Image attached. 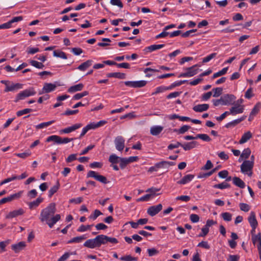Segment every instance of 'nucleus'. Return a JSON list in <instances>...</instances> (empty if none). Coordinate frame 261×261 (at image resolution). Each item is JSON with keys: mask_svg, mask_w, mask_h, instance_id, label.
<instances>
[{"mask_svg": "<svg viewBox=\"0 0 261 261\" xmlns=\"http://www.w3.org/2000/svg\"><path fill=\"white\" fill-rule=\"evenodd\" d=\"M56 212V205L54 202L49 203L45 208L41 211L39 219L41 222H45L49 228L54 225L61 219L60 214H55Z\"/></svg>", "mask_w": 261, "mask_h": 261, "instance_id": "obj_1", "label": "nucleus"}, {"mask_svg": "<svg viewBox=\"0 0 261 261\" xmlns=\"http://www.w3.org/2000/svg\"><path fill=\"white\" fill-rule=\"evenodd\" d=\"M74 139V138H62L57 135H51L46 138V142H54V144H67L73 141Z\"/></svg>", "mask_w": 261, "mask_h": 261, "instance_id": "obj_2", "label": "nucleus"}, {"mask_svg": "<svg viewBox=\"0 0 261 261\" xmlns=\"http://www.w3.org/2000/svg\"><path fill=\"white\" fill-rule=\"evenodd\" d=\"M36 92L33 87L29 88L19 93L16 97L14 101L18 102L20 100L24 99L25 98L35 95Z\"/></svg>", "mask_w": 261, "mask_h": 261, "instance_id": "obj_3", "label": "nucleus"}, {"mask_svg": "<svg viewBox=\"0 0 261 261\" xmlns=\"http://www.w3.org/2000/svg\"><path fill=\"white\" fill-rule=\"evenodd\" d=\"M253 166L252 161L245 160L241 165V171L244 174H248L249 176H251Z\"/></svg>", "mask_w": 261, "mask_h": 261, "instance_id": "obj_4", "label": "nucleus"}, {"mask_svg": "<svg viewBox=\"0 0 261 261\" xmlns=\"http://www.w3.org/2000/svg\"><path fill=\"white\" fill-rule=\"evenodd\" d=\"M198 66H200V65H199L198 64H196L192 66V67L187 68L186 69L187 71L186 72L180 73L178 77H191L195 75L198 73V69L197 67Z\"/></svg>", "mask_w": 261, "mask_h": 261, "instance_id": "obj_5", "label": "nucleus"}, {"mask_svg": "<svg viewBox=\"0 0 261 261\" xmlns=\"http://www.w3.org/2000/svg\"><path fill=\"white\" fill-rule=\"evenodd\" d=\"M87 177H93L97 181L104 184H106L109 182L105 176L99 175L97 172L92 170H90L88 172Z\"/></svg>", "mask_w": 261, "mask_h": 261, "instance_id": "obj_6", "label": "nucleus"}, {"mask_svg": "<svg viewBox=\"0 0 261 261\" xmlns=\"http://www.w3.org/2000/svg\"><path fill=\"white\" fill-rule=\"evenodd\" d=\"M236 97L232 94H224L221 97L222 105L229 106L234 104Z\"/></svg>", "mask_w": 261, "mask_h": 261, "instance_id": "obj_7", "label": "nucleus"}, {"mask_svg": "<svg viewBox=\"0 0 261 261\" xmlns=\"http://www.w3.org/2000/svg\"><path fill=\"white\" fill-rule=\"evenodd\" d=\"M114 144L116 149L121 151L123 150L125 145V139L121 136H118L115 138Z\"/></svg>", "mask_w": 261, "mask_h": 261, "instance_id": "obj_8", "label": "nucleus"}, {"mask_svg": "<svg viewBox=\"0 0 261 261\" xmlns=\"http://www.w3.org/2000/svg\"><path fill=\"white\" fill-rule=\"evenodd\" d=\"M162 204H159L156 205L151 206L147 209V214L151 217H153L158 214L162 209Z\"/></svg>", "mask_w": 261, "mask_h": 261, "instance_id": "obj_9", "label": "nucleus"}, {"mask_svg": "<svg viewBox=\"0 0 261 261\" xmlns=\"http://www.w3.org/2000/svg\"><path fill=\"white\" fill-rule=\"evenodd\" d=\"M57 86L55 84L52 83H44L41 91L39 92V94L41 95L43 93H47L54 91Z\"/></svg>", "mask_w": 261, "mask_h": 261, "instance_id": "obj_10", "label": "nucleus"}, {"mask_svg": "<svg viewBox=\"0 0 261 261\" xmlns=\"http://www.w3.org/2000/svg\"><path fill=\"white\" fill-rule=\"evenodd\" d=\"M82 123H76L73 124V125L65 128L64 129H62L59 131V134L60 135L63 134H69L70 133L76 129H77L81 127L82 126Z\"/></svg>", "mask_w": 261, "mask_h": 261, "instance_id": "obj_11", "label": "nucleus"}, {"mask_svg": "<svg viewBox=\"0 0 261 261\" xmlns=\"http://www.w3.org/2000/svg\"><path fill=\"white\" fill-rule=\"evenodd\" d=\"M24 213V211L20 208L18 210H15L13 211L10 212L6 216V218L8 219H12L19 216H21Z\"/></svg>", "mask_w": 261, "mask_h": 261, "instance_id": "obj_12", "label": "nucleus"}, {"mask_svg": "<svg viewBox=\"0 0 261 261\" xmlns=\"http://www.w3.org/2000/svg\"><path fill=\"white\" fill-rule=\"evenodd\" d=\"M244 106L243 105H236L230 108L229 112L230 114L236 115L238 114H241L244 112Z\"/></svg>", "mask_w": 261, "mask_h": 261, "instance_id": "obj_13", "label": "nucleus"}, {"mask_svg": "<svg viewBox=\"0 0 261 261\" xmlns=\"http://www.w3.org/2000/svg\"><path fill=\"white\" fill-rule=\"evenodd\" d=\"M25 246V242H20L17 244L12 245L11 248L15 253H18L20 251L22 250Z\"/></svg>", "mask_w": 261, "mask_h": 261, "instance_id": "obj_14", "label": "nucleus"}, {"mask_svg": "<svg viewBox=\"0 0 261 261\" xmlns=\"http://www.w3.org/2000/svg\"><path fill=\"white\" fill-rule=\"evenodd\" d=\"M164 46H165V44H153V45H150L149 46L145 47L143 49V51L145 53H150L153 51L162 48Z\"/></svg>", "mask_w": 261, "mask_h": 261, "instance_id": "obj_15", "label": "nucleus"}, {"mask_svg": "<svg viewBox=\"0 0 261 261\" xmlns=\"http://www.w3.org/2000/svg\"><path fill=\"white\" fill-rule=\"evenodd\" d=\"M95 238L98 248L100 247L102 245H105L107 244V236L106 235H98Z\"/></svg>", "mask_w": 261, "mask_h": 261, "instance_id": "obj_16", "label": "nucleus"}, {"mask_svg": "<svg viewBox=\"0 0 261 261\" xmlns=\"http://www.w3.org/2000/svg\"><path fill=\"white\" fill-rule=\"evenodd\" d=\"M195 176L193 174H187L184 176L180 180L177 181V184L180 185H185L192 181Z\"/></svg>", "mask_w": 261, "mask_h": 261, "instance_id": "obj_17", "label": "nucleus"}, {"mask_svg": "<svg viewBox=\"0 0 261 261\" xmlns=\"http://www.w3.org/2000/svg\"><path fill=\"white\" fill-rule=\"evenodd\" d=\"M107 123V121L105 120H100L98 122H92L88 125L87 126H88L89 130L90 129H94L98 127H99L100 126H103Z\"/></svg>", "mask_w": 261, "mask_h": 261, "instance_id": "obj_18", "label": "nucleus"}, {"mask_svg": "<svg viewBox=\"0 0 261 261\" xmlns=\"http://www.w3.org/2000/svg\"><path fill=\"white\" fill-rule=\"evenodd\" d=\"M84 246L88 248L93 249L98 248L95 238L87 240L84 243Z\"/></svg>", "mask_w": 261, "mask_h": 261, "instance_id": "obj_19", "label": "nucleus"}, {"mask_svg": "<svg viewBox=\"0 0 261 261\" xmlns=\"http://www.w3.org/2000/svg\"><path fill=\"white\" fill-rule=\"evenodd\" d=\"M43 198L42 197H38L35 200L28 203V206L30 209L32 210L38 207L39 204L43 201Z\"/></svg>", "mask_w": 261, "mask_h": 261, "instance_id": "obj_20", "label": "nucleus"}, {"mask_svg": "<svg viewBox=\"0 0 261 261\" xmlns=\"http://www.w3.org/2000/svg\"><path fill=\"white\" fill-rule=\"evenodd\" d=\"M197 145H198L197 142L192 141L182 144L181 147L185 150L187 151L196 147Z\"/></svg>", "mask_w": 261, "mask_h": 261, "instance_id": "obj_21", "label": "nucleus"}, {"mask_svg": "<svg viewBox=\"0 0 261 261\" xmlns=\"http://www.w3.org/2000/svg\"><path fill=\"white\" fill-rule=\"evenodd\" d=\"M164 127L160 125L153 126L150 128V134L153 136H157L163 130Z\"/></svg>", "mask_w": 261, "mask_h": 261, "instance_id": "obj_22", "label": "nucleus"}, {"mask_svg": "<svg viewBox=\"0 0 261 261\" xmlns=\"http://www.w3.org/2000/svg\"><path fill=\"white\" fill-rule=\"evenodd\" d=\"M209 108L208 104H200L194 106L193 109L196 112H201L203 111H206Z\"/></svg>", "mask_w": 261, "mask_h": 261, "instance_id": "obj_23", "label": "nucleus"}, {"mask_svg": "<svg viewBox=\"0 0 261 261\" xmlns=\"http://www.w3.org/2000/svg\"><path fill=\"white\" fill-rule=\"evenodd\" d=\"M248 222L251 226H257L258 223L255 217V214L254 212H251L248 218Z\"/></svg>", "mask_w": 261, "mask_h": 261, "instance_id": "obj_24", "label": "nucleus"}, {"mask_svg": "<svg viewBox=\"0 0 261 261\" xmlns=\"http://www.w3.org/2000/svg\"><path fill=\"white\" fill-rule=\"evenodd\" d=\"M92 63V60H88L79 65L77 68L81 71H84L90 67Z\"/></svg>", "mask_w": 261, "mask_h": 261, "instance_id": "obj_25", "label": "nucleus"}, {"mask_svg": "<svg viewBox=\"0 0 261 261\" xmlns=\"http://www.w3.org/2000/svg\"><path fill=\"white\" fill-rule=\"evenodd\" d=\"M87 238L86 235L74 237L67 242L68 244L80 243Z\"/></svg>", "mask_w": 261, "mask_h": 261, "instance_id": "obj_26", "label": "nucleus"}, {"mask_svg": "<svg viewBox=\"0 0 261 261\" xmlns=\"http://www.w3.org/2000/svg\"><path fill=\"white\" fill-rule=\"evenodd\" d=\"M84 85L82 83L71 86L68 89V92L69 93H74L77 91H80L84 88Z\"/></svg>", "mask_w": 261, "mask_h": 261, "instance_id": "obj_27", "label": "nucleus"}, {"mask_svg": "<svg viewBox=\"0 0 261 261\" xmlns=\"http://www.w3.org/2000/svg\"><path fill=\"white\" fill-rule=\"evenodd\" d=\"M232 182L235 186L240 188L243 189L245 187V182L239 177H234L232 178Z\"/></svg>", "mask_w": 261, "mask_h": 261, "instance_id": "obj_28", "label": "nucleus"}, {"mask_svg": "<svg viewBox=\"0 0 261 261\" xmlns=\"http://www.w3.org/2000/svg\"><path fill=\"white\" fill-rule=\"evenodd\" d=\"M156 167L160 168H168L170 166H173L175 165V163L173 162H168V161H161L160 162L156 163Z\"/></svg>", "mask_w": 261, "mask_h": 261, "instance_id": "obj_29", "label": "nucleus"}, {"mask_svg": "<svg viewBox=\"0 0 261 261\" xmlns=\"http://www.w3.org/2000/svg\"><path fill=\"white\" fill-rule=\"evenodd\" d=\"M252 137V134L250 131H248L244 133L242 136L239 143L242 144L247 142Z\"/></svg>", "mask_w": 261, "mask_h": 261, "instance_id": "obj_30", "label": "nucleus"}, {"mask_svg": "<svg viewBox=\"0 0 261 261\" xmlns=\"http://www.w3.org/2000/svg\"><path fill=\"white\" fill-rule=\"evenodd\" d=\"M245 118H246V116H243V117H241L240 118L234 120L231 122H228V123H227L225 125V126L227 128H229L231 126H234L240 123L241 122L244 120L245 119Z\"/></svg>", "mask_w": 261, "mask_h": 261, "instance_id": "obj_31", "label": "nucleus"}, {"mask_svg": "<svg viewBox=\"0 0 261 261\" xmlns=\"http://www.w3.org/2000/svg\"><path fill=\"white\" fill-rule=\"evenodd\" d=\"M21 87V85L20 84H12L11 85L6 84V86L4 91L5 92L13 91L15 89H20Z\"/></svg>", "mask_w": 261, "mask_h": 261, "instance_id": "obj_32", "label": "nucleus"}, {"mask_svg": "<svg viewBox=\"0 0 261 261\" xmlns=\"http://www.w3.org/2000/svg\"><path fill=\"white\" fill-rule=\"evenodd\" d=\"M108 77H115L119 79H124L125 77V74L120 72H111L107 74Z\"/></svg>", "mask_w": 261, "mask_h": 261, "instance_id": "obj_33", "label": "nucleus"}, {"mask_svg": "<svg viewBox=\"0 0 261 261\" xmlns=\"http://www.w3.org/2000/svg\"><path fill=\"white\" fill-rule=\"evenodd\" d=\"M171 89V87H166V86H159L155 88V91L152 93V95H156L160 93H162L165 92L166 90H169Z\"/></svg>", "mask_w": 261, "mask_h": 261, "instance_id": "obj_34", "label": "nucleus"}, {"mask_svg": "<svg viewBox=\"0 0 261 261\" xmlns=\"http://www.w3.org/2000/svg\"><path fill=\"white\" fill-rule=\"evenodd\" d=\"M59 187L60 184L59 181H57L56 185L51 187L48 191V197L49 198H51L53 196V195L58 191V190L59 189Z\"/></svg>", "mask_w": 261, "mask_h": 261, "instance_id": "obj_35", "label": "nucleus"}, {"mask_svg": "<svg viewBox=\"0 0 261 261\" xmlns=\"http://www.w3.org/2000/svg\"><path fill=\"white\" fill-rule=\"evenodd\" d=\"M250 154H251V150L250 148H247L244 149V150L243 151L242 154L240 155V158L239 159V161L240 162L241 161V159H248L249 157Z\"/></svg>", "mask_w": 261, "mask_h": 261, "instance_id": "obj_36", "label": "nucleus"}, {"mask_svg": "<svg viewBox=\"0 0 261 261\" xmlns=\"http://www.w3.org/2000/svg\"><path fill=\"white\" fill-rule=\"evenodd\" d=\"M53 55L55 57L60 58L63 59H67V57L66 54L60 50H54L53 52Z\"/></svg>", "mask_w": 261, "mask_h": 261, "instance_id": "obj_37", "label": "nucleus"}, {"mask_svg": "<svg viewBox=\"0 0 261 261\" xmlns=\"http://www.w3.org/2000/svg\"><path fill=\"white\" fill-rule=\"evenodd\" d=\"M228 69V67L223 68L222 70L219 71L213 74L212 78L215 79L219 76H220L225 74L227 72Z\"/></svg>", "mask_w": 261, "mask_h": 261, "instance_id": "obj_38", "label": "nucleus"}, {"mask_svg": "<svg viewBox=\"0 0 261 261\" xmlns=\"http://www.w3.org/2000/svg\"><path fill=\"white\" fill-rule=\"evenodd\" d=\"M55 122V120H51L48 122H45L41 123H40L37 125H36V129H41L44 127H46L49 125L52 124Z\"/></svg>", "mask_w": 261, "mask_h": 261, "instance_id": "obj_39", "label": "nucleus"}, {"mask_svg": "<svg viewBox=\"0 0 261 261\" xmlns=\"http://www.w3.org/2000/svg\"><path fill=\"white\" fill-rule=\"evenodd\" d=\"M191 127L187 125H185L181 126L179 129H174V132L178 133L179 134H183L185 132H187Z\"/></svg>", "mask_w": 261, "mask_h": 261, "instance_id": "obj_40", "label": "nucleus"}, {"mask_svg": "<svg viewBox=\"0 0 261 261\" xmlns=\"http://www.w3.org/2000/svg\"><path fill=\"white\" fill-rule=\"evenodd\" d=\"M30 63L32 66L38 69H43L44 67V65L42 63L35 60H31Z\"/></svg>", "mask_w": 261, "mask_h": 261, "instance_id": "obj_41", "label": "nucleus"}, {"mask_svg": "<svg viewBox=\"0 0 261 261\" xmlns=\"http://www.w3.org/2000/svg\"><path fill=\"white\" fill-rule=\"evenodd\" d=\"M230 187V185L227 183L226 182H223L221 184H216L214 186V188L220 189H224Z\"/></svg>", "mask_w": 261, "mask_h": 261, "instance_id": "obj_42", "label": "nucleus"}, {"mask_svg": "<svg viewBox=\"0 0 261 261\" xmlns=\"http://www.w3.org/2000/svg\"><path fill=\"white\" fill-rule=\"evenodd\" d=\"M93 225H81L77 229L78 232H85L87 230H90Z\"/></svg>", "mask_w": 261, "mask_h": 261, "instance_id": "obj_43", "label": "nucleus"}, {"mask_svg": "<svg viewBox=\"0 0 261 261\" xmlns=\"http://www.w3.org/2000/svg\"><path fill=\"white\" fill-rule=\"evenodd\" d=\"M261 105L260 103H257L255 105V106L254 107V108L252 109L250 114L251 116H255L256 115L258 112L259 111V110L260 109Z\"/></svg>", "mask_w": 261, "mask_h": 261, "instance_id": "obj_44", "label": "nucleus"}, {"mask_svg": "<svg viewBox=\"0 0 261 261\" xmlns=\"http://www.w3.org/2000/svg\"><path fill=\"white\" fill-rule=\"evenodd\" d=\"M120 158L117 156L116 154H111L109 159V161L112 164H116L119 162Z\"/></svg>", "mask_w": 261, "mask_h": 261, "instance_id": "obj_45", "label": "nucleus"}, {"mask_svg": "<svg viewBox=\"0 0 261 261\" xmlns=\"http://www.w3.org/2000/svg\"><path fill=\"white\" fill-rule=\"evenodd\" d=\"M213 91L214 92L213 97H218L222 94L223 89L220 87H217L213 89Z\"/></svg>", "mask_w": 261, "mask_h": 261, "instance_id": "obj_46", "label": "nucleus"}, {"mask_svg": "<svg viewBox=\"0 0 261 261\" xmlns=\"http://www.w3.org/2000/svg\"><path fill=\"white\" fill-rule=\"evenodd\" d=\"M32 111H33V110L31 109H29V108L24 109L23 110L17 111L16 112V115L18 117H20V116H22V115H23L24 114H26L29 113L30 112H32Z\"/></svg>", "mask_w": 261, "mask_h": 261, "instance_id": "obj_47", "label": "nucleus"}, {"mask_svg": "<svg viewBox=\"0 0 261 261\" xmlns=\"http://www.w3.org/2000/svg\"><path fill=\"white\" fill-rule=\"evenodd\" d=\"M10 242V240H7L5 241L0 242V253L5 252L6 251L5 248L7 245Z\"/></svg>", "mask_w": 261, "mask_h": 261, "instance_id": "obj_48", "label": "nucleus"}, {"mask_svg": "<svg viewBox=\"0 0 261 261\" xmlns=\"http://www.w3.org/2000/svg\"><path fill=\"white\" fill-rule=\"evenodd\" d=\"M120 259L123 261H137L138 260V258L133 257L130 255H127L121 257Z\"/></svg>", "mask_w": 261, "mask_h": 261, "instance_id": "obj_49", "label": "nucleus"}, {"mask_svg": "<svg viewBox=\"0 0 261 261\" xmlns=\"http://www.w3.org/2000/svg\"><path fill=\"white\" fill-rule=\"evenodd\" d=\"M222 218L224 221H230L232 219V215L228 212H225L221 214Z\"/></svg>", "mask_w": 261, "mask_h": 261, "instance_id": "obj_50", "label": "nucleus"}, {"mask_svg": "<svg viewBox=\"0 0 261 261\" xmlns=\"http://www.w3.org/2000/svg\"><path fill=\"white\" fill-rule=\"evenodd\" d=\"M216 55H217V53H212V54L208 55L206 57L203 58L202 63H207V62L210 61L212 59L214 58L216 56Z\"/></svg>", "mask_w": 261, "mask_h": 261, "instance_id": "obj_51", "label": "nucleus"}, {"mask_svg": "<svg viewBox=\"0 0 261 261\" xmlns=\"http://www.w3.org/2000/svg\"><path fill=\"white\" fill-rule=\"evenodd\" d=\"M119 162L121 169H124L129 164L127 158H120Z\"/></svg>", "mask_w": 261, "mask_h": 261, "instance_id": "obj_52", "label": "nucleus"}, {"mask_svg": "<svg viewBox=\"0 0 261 261\" xmlns=\"http://www.w3.org/2000/svg\"><path fill=\"white\" fill-rule=\"evenodd\" d=\"M101 215H102V213L100 211L95 210L94 213L90 215L89 218L94 220Z\"/></svg>", "mask_w": 261, "mask_h": 261, "instance_id": "obj_53", "label": "nucleus"}, {"mask_svg": "<svg viewBox=\"0 0 261 261\" xmlns=\"http://www.w3.org/2000/svg\"><path fill=\"white\" fill-rule=\"evenodd\" d=\"M31 154V152L29 151L23 153H16L14 154L15 155L23 159L30 156Z\"/></svg>", "mask_w": 261, "mask_h": 261, "instance_id": "obj_54", "label": "nucleus"}, {"mask_svg": "<svg viewBox=\"0 0 261 261\" xmlns=\"http://www.w3.org/2000/svg\"><path fill=\"white\" fill-rule=\"evenodd\" d=\"M240 208L241 211H244L245 212H247L250 210V206L245 203H240Z\"/></svg>", "mask_w": 261, "mask_h": 261, "instance_id": "obj_55", "label": "nucleus"}, {"mask_svg": "<svg viewBox=\"0 0 261 261\" xmlns=\"http://www.w3.org/2000/svg\"><path fill=\"white\" fill-rule=\"evenodd\" d=\"M160 190V189H158L156 188L152 187L151 188H149L146 190V192L149 193V194L151 195V196H154L155 195L156 192H158Z\"/></svg>", "mask_w": 261, "mask_h": 261, "instance_id": "obj_56", "label": "nucleus"}, {"mask_svg": "<svg viewBox=\"0 0 261 261\" xmlns=\"http://www.w3.org/2000/svg\"><path fill=\"white\" fill-rule=\"evenodd\" d=\"M147 252L149 256H152L157 255L159 253V251L156 249L152 248L148 249Z\"/></svg>", "mask_w": 261, "mask_h": 261, "instance_id": "obj_57", "label": "nucleus"}, {"mask_svg": "<svg viewBox=\"0 0 261 261\" xmlns=\"http://www.w3.org/2000/svg\"><path fill=\"white\" fill-rule=\"evenodd\" d=\"M152 197L151 195L149 194H146L140 198L137 199V202L139 201H148Z\"/></svg>", "mask_w": 261, "mask_h": 261, "instance_id": "obj_58", "label": "nucleus"}, {"mask_svg": "<svg viewBox=\"0 0 261 261\" xmlns=\"http://www.w3.org/2000/svg\"><path fill=\"white\" fill-rule=\"evenodd\" d=\"M37 192L35 189L31 190L27 194V196L30 199L34 198L37 196Z\"/></svg>", "mask_w": 261, "mask_h": 261, "instance_id": "obj_59", "label": "nucleus"}, {"mask_svg": "<svg viewBox=\"0 0 261 261\" xmlns=\"http://www.w3.org/2000/svg\"><path fill=\"white\" fill-rule=\"evenodd\" d=\"M147 84L146 81H135V88H141L145 86Z\"/></svg>", "mask_w": 261, "mask_h": 261, "instance_id": "obj_60", "label": "nucleus"}, {"mask_svg": "<svg viewBox=\"0 0 261 261\" xmlns=\"http://www.w3.org/2000/svg\"><path fill=\"white\" fill-rule=\"evenodd\" d=\"M197 247H202L206 249H209L210 248V245L206 241H202L200 242L198 245Z\"/></svg>", "mask_w": 261, "mask_h": 261, "instance_id": "obj_61", "label": "nucleus"}, {"mask_svg": "<svg viewBox=\"0 0 261 261\" xmlns=\"http://www.w3.org/2000/svg\"><path fill=\"white\" fill-rule=\"evenodd\" d=\"M39 51V48L37 47H28L27 50V52L28 54L33 55Z\"/></svg>", "mask_w": 261, "mask_h": 261, "instance_id": "obj_62", "label": "nucleus"}, {"mask_svg": "<svg viewBox=\"0 0 261 261\" xmlns=\"http://www.w3.org/2000/svg\"><path fill=\"white\" fill-rule=\"evenodd\" d=\"M209 232V228L204 226L201 229V232L198 234L199 237H204Z\"/></svg>", "mask_w": 261, "mask_h": 261, "instance_id": "obj_63", "label": "nucleus"}, {"mask_svg": "<svg viewBox=\"0 0 261 261\" xmlns=\"http://www.w3.org/2000/svg\"><path fill=\"white\" fill-rule=\"evenodd\" d=\"M72 254V253L66 252L58 259V261H65L69 257L70 255Z\"/></svg>", "mask_w": 261, "mask_h": 261, "instance_id": "obj_64", "label": "nucleus"}]
</instances>
